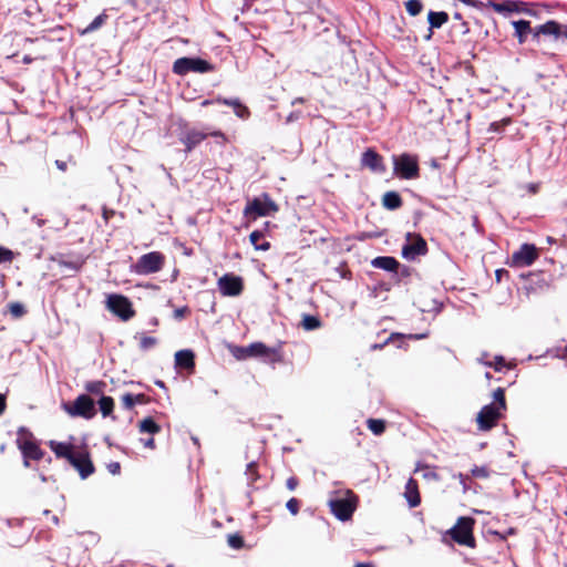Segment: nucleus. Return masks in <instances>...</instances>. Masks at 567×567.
<instances>
[{
	"mask_svg": "<svg viewBox=\"0 0 567 567\" xmlns=\"http://www.w3.org/2000/svg\"><path fill=\"white\" fill-rule=\"evenodd\" d=\"M494 401L484 405L477 414L476 421L481 431H488L494 427L506 410L505 390L497 388L493 393Z\"/></svg>",
	"mask_w": 567,
	"mask_h": 567,
	"instance_id": "f257e3e1",
	"label": "nucleus"
},
{
	"mask_svg": "<svg viewBox=\"0 0 567 567\" xmlns=\"http://www.w3.org/2000/svg\"><path fill=\"white\" fill-rule=\"evenodd\" d=\"M331 513L341 522L349 520L357 507V496L350 489L329 499Z\"/></svg>",
	"mask_w": 567,
	"mask_h": 567,
	"instance_id": "f03ea898",
	"label": "nucleus"
},
{
	"mask_svg": "<svg viewBox=\"0 0 567 567\" xmlns=\"http://www.w3.org/2000/svg\"><path fill=\"white\" fill-rule=\"evenodd\" d=\"M17 445L23 455L24 466H29V460H41L43 451L37 444L33 434L24 426L19 427L17 433Z\"/></svg>",
	"mask_w": 567,
	"mask_h": 567,
	"instance_id": "7ed1b4c3",
	"label": "nucleus"
},
{
	"mask_svg": "<svg viewBox=\"0 0 567 567\" xmlns=\"http://www.w3.org/2000/svg\"><path fill=\"white\" fill-rule=\"evenodd\" d=\"M473 526L474 519L472 517L461 516L447 534L458 545L474 548L475 538L473 536Z\"/></svg>",
	"mask_w": 567,
	"mask_h": 567,
	"instance_id": "20e7f679",
	"label": "nucleus"
},
{
	"mask_svg": "<svg viewBox=\"0 0 567 567\" xmlns=\"http://www.w3.org/2000/svg\"><path fill=\"white\" fill-rule=\"evenodd\" d=\"M214 71V65L200 58H179L173 64V72L178 75H185L189 72L208 73Z\"/></svg>",
	"mask_w": 567,
	"mask_h": 567,
	"instance_id": "39448f33",
	"label": "nucleus"
},
{
	"mask_svg": "<svg viewBox=\"0 0 567 567\" xmlns=\"http://www.w3.org/2000/svg\"><path fill=\"white\" fill-rule=\"evenodd\" d=\"M393 169L403 179H414L419 177L417 157L408 153L393 156Z\"/></svg>",
	"mask_w": 567,
	"mask_h": 567,
	"instance_id": "423d86ee",
	"label": "nucleus"
},
{
	"mask_svg": "<svg viewBox=\"0 0 567 567\" xmlns=\"http://www.w3.org/2000/svg\"><path fill=\"white\" fill-rule=\"evenodd\" d=\"M164 255L159 251H151L142 255L136 264L134 270L138 275H151L158 272L164 266Z\"/></svg>",
	"mask_w": 567,
	"mask_h": 567,
	"instance_id": "0eeeda50",
	"label": "nucleus"
},
{
	"mask_svg": "<svg viewBox=\"0 0 567 567\" xmlns=\"http://www.w3.org/2000/svg\"><path fill=\"white\" fill-rule=\"evenodd\" d=\"M278 210L277 204L270 198L268 194H262L261 197H256L248 202L244 209V216H269Z\"/></svg>",
	"mask_w": 567,
	"mask_h": 567,
	"instance_id": "6e6552de",
	"label": "nucleus"
},
{
	"mask_svg": "<svg viewBox=\"0 0 567 567\" xmlns=\"http://www.w3.org/2000/svg\"><path fill=\"white\" fill-rule=\"evenodd\" d=\"M251 358H260L267 363H278L282 361L281 347H267L262 342H254L248 346Z\"/></svg>",
	"mask_w": 567,
	"mask_h": 567,
	"instance_id": "1a4fd4ad",
	"label": "nucleus"
},
{
	"mask_svg": "<svg viewBox=\"0 0 567 567\" xmlns=\"http://www.w3.org/2000/svg\"><path fill=\"white\" fill-rule=\"evenodd\" d=\"M64 409L71 416L92 419L95 415V403L86 394L79 395L72 405H64Z\"/></svg>",
	"mask_w": 567,
	"mask_h": 567,
	"instance_id": "9d476101",
	"label": "nucleus"
},
{
	"mask_svg": "<svg viewBox=\"0 0 567 567\" xmlns=\"http://www.w3.org/2000/svg\"><path fill=\"white\" fill-rule=\"evenodd\" d=\"M427 254V244L420 235L412 237L408 234V243L402 247V257L406 260H414Z\"/></svg>",
	"mask_w": 567,
	"mask_h": 567,
	"instance_id": "9b49d317",
	"label": "nucleus"
},
{
	"mask_svg": "<svg viewBox=\"0 0 567 567\" xmlns=\"http://www.w3.org/2000/svg\"><path fill=\"white\" fill-rule=\"evenodd\" d=\"M538 258V251L533 244H523L520 248L512 255V267H529Z\"/></svg>",
	"mask_w": 567,
	"mask_h": 567,
	"instance_id": "f8f14e48",
	"label": "nucleus"
},
{
	"mask_svg": "<svg viewBox=\"0 0 567 567\" xmlns=\"http://www.w3.org/2000/svg\"><path fill=\"white\" fill-rule=\"evenodd\" d=\"M107 308L124 321L134 316L131 301L122 295H110L107 298Z\"/></svg>",
	"mask_w": 567,
	"mask_h": 567,
	"instance_id": "ddd939ff",
	"label": "nucleus"
},
{
	"mask_svg": "<svg viewBox=\"0 0 567 567\" xmlns=\"http://www.w3.org/2000/svg\"><path fill=\"white\" fill-rule=\"evenodd\" d=\"M218 289L223 296L236 297L239 296L244 289L243 279L233 274H225L218 279Z\"/></svg>",
	"mask_w": 567,
	"mask_h": 567,
	"instance_id": "4468645a",
	"label": "nucleus"
},
{
	"mask_svg": "<svg viewBox=\"0 0 567 567\" xmlns=\"http://www.w3.org/2000/svg\"><path fill=\"white\" fill-rule=\"evenodd\" d=\"M80 474L82 480L87 478L94 472V465L86 453H75L68 461Z\"/></svg>",
	"mask_w": 567,
	"mask_h": 567,
	"instance_id": "2eb2a0df",
	"label": "nucleus"
},
{
	"mask_svg": "<svg viewBox=\"0 0 567 567\" xmlns=\"http://www.w3.org/2000/svg\"><path fill=\"white\" fill-rule=\"evenodd\" d=\"M361 165L363 167L369 168L374 173H384L385 165L383 163V158L380 154H378L374 150L368 148L361 157Z\"/></svg>",
	"mask_w": 567,
	"mask_h": 567,
	"instance_id": "dca6fc26",
	"label": "nucleus"
},
{
	"mask_svg": "<svg viewBox=\"0 0 567 567\" xmlns=\"http://www.w3.org/2000/svg\"><path fill=\"white\" fill-rule=\"evenodd\" d=\"M208 134L197 130H189L183 134L181 142L186 146L185 151L188 153L193 151L198 144H200Z\"/></svg>",
	"mask_w": 567,
	"mask_h": 567,
	"instance_id": "f3484780",
	"label": "nucleus"
},
{
	"mask_svg": "<svg viewBox=\"0 0 567 567\" xmlns=\"http://www.w3.org/2000/svg\"><path fill=\"white\" fill-rule=\"evenodd\" d=\"M427 21L430 24L429 34L425 40H431L433 35V29H440L443 24L449 21V14L445 11H430L427 14Z\"/></svg>",
	"mask_w": 567,
	"mask_h": 567,
	"instance_id": "a211bd4d",
	"label": "nucleus"
},
{
	"mask_svg": "<svg viewBox=\"0 0 567 567\" xmlns=\"http://www.w3.org/2000/svg\"><path fill=\"white\" fill-rule=\"evenodd\" d=\"M404 496L410 507H416L421 503L417 482L414 478H409L405 484Z\"/></svg>",
	"mask_w": 567,
	"mask_h": 567,
	"instance_id": "6ab92c4d",
	"label": "nucleus"
},
{
	"mask_svg": "<svg viewBox=\"0 0 567 567\" xmlns=\"http://www.w3.org/2000/svg\"><path fill=\"white\" fill-rule=\"evenodd\" d=\"M175 365L177 368L193 370L195 367V354L192 350H179L175 353Z\"/></svg>",
	"mask_w": 567,
	"mask_h": 567,
	"instance_id": "aec40b11",
	"label": "nucleus"
},
{
	"mask_svg": "<svg viewBox=\"0 0 567 567\" xmlns=\"http://www.w3.org/2000/svg\"><path fill=\"white\" fill-rule=\"evenodd\" d=\"M371 265L374 268L382 269L390 272H396L399 268V261L391 256H379L371 260Z\"/></svg>",
	"mask_w": 567,
	"mask_h": 567,
	"instance_id": "412c9836",
	"label": "nucleus"
},
{
	"mask_svg": "<svg viewBox=\"0 0 567 567\" xmlns=\"http://www.w3.org/2000/svg\"><path fill=\"white\" fill-rule=\"evenodd\" d=\"M540 34L554 35L555 38H559L561 35L560 24L554 20L547 21L544 24H540L536 29H534L535 38L539 37Z\"/></svg>",
	"mask_w": 567,
	"mask_h": 567,
	"instance_id": "4be33fe9",
	"label": "nucleus"
},
{
	"mask_svg": "<svg viewBox=\"0 0 567 567\" xmlns=\"http://www.w3.org/2000/svg\"><path fill=\"white\" fill-rule=\"evenodd\" d=\"M49 446L59 458H65L69 461L74 454L73 445L70 443L50 441Z\"/></svg>",
	"mask_w": 567,
	"mask_h": 567,
	"instance_id": "5701e85b",
	"label": "nucleus"
},
{
	"mask_svg": "<svg viewBox=\"0 0 567 567\" xmlns=\"http://www.w3.org/2000/svg\"><path fill=\"white\" fill-rule=\"evenodd\" d=\"M514 30H515V37L518 39L519 43H524L528 37L529 33H534V30L530 28V22L527 20H517L512 22Z\"/></svg>",
	"mask_w": 567,
	"mask_h": 567,
	"instance_id": "b1692460",
	"label": "nucleus"
},
{
	"mask_svg": "<svg viewBox=\"0 0 567 567\" xmlns=\"http://www.w3.org/2000/svg\"><path fill=\"white\" fill-rule=\"evenodd\" d=\"M382 205L389 210H394L402 206V198L396 192H386L382 197Z\"/></svg>",
	"mask_w": 567,
	"mask_h": 567,
	"instance_id": "393cba45",
	"label": "nucleus"
},
{
	"mask_svg": "<svg viewBox=\"0 0 567 567\" xmlns=\"http://www.w3.org/2000/svg\"><path fill=\"white\" fill-rule=\"evenodd\" d=\"M249 239L257 250L266 251L270 248V243L265 239V235L261 230H254L250 234Z\"/></svg>",
	"mask_w": 567,
	"mask_h": 567,
	"instance_id": "a878e982",
	"label": "nucleus"
},
{
	"mask_svg": "<svg viewBox=\"0 0 567 567\" xmlns=\"http://www.w3.org/2000/svg\"><path fill=\"white\" fill-rule=\"evenodd\" d=\"M138 431L141 433H147V434L154 435L161 431V426L154 421L153 417L148 416V417L143 419L138 423Z\"/></svg>",
	"mask_w": 567,
	"mask_h": 567,
	"instance_id": "bb28decb",
	"label": "nucleus"
},
{
	"mask_svg": "<svg viewBox=\"0 0 567 567\" xmlns=\"http://www.w3.org/2000/svg\"><path fill=\"white\" fill-rule=\"evenodd\" d=\"M300 326L306 331H313L321 328L322 322L317 316L303 315Z\"/></svg>",
	"mask_w": 567,
	"mask_h": 567,
	"instance_id": "cd10ccee",
	"label": "nucleus"
},
{
	"mask_svg": "<svg viewBox=\"0 0 567 567\" xmlns=\"http://www.w3.org/2000/svg\"><path fill=\"white\" fill-rule=\"evenodd\" d=\"M106 19H107L106 13L103 12V13L99 14L97 17L94 18V20L86 28L81 30L80 33L82 35H85V34L96 31L105 23Z\"/></svg>",
	"mask_w": 567,
	"mask_h": 567,
	"instance_id": "c85d7f7f",
	"label": "nucleus"
},
{
	"mask_svg": "<svg viewBox=\"0 0 567 567\" xmlns=\"http://www.w3.org/2000/svg\"><path fill=\"white\" fill-rule=\"evenodd\" d=\"M245 475L247 478V483L250 486H252L258 481V463L256 461H251L247 464Z\"/></svg>",
	"mask_w": 567,
	"mask_h": 567,
	"instance_id": "c756f323",
	"label": "nucleus"
},
{
	"mask_svg": "<svg viewBox=\"0 0 567 567\" xmlns=\"http://www.w3.org/2000/svg\"><path fill=\"white\" fill-rule=\"evenodd\" d=\"M99 406L104 417L111 415L114 408V400L111 396L102 395L99 400Z\"/></svg>",
	"mask_w": 567,
	"mask_h": 567,
	"instance_id": "7c9ffc66",
	"label": "nucleus"
},
{
	"mask_svg": "<svg viewBox=\"0 0 567 567\" xmlns=\"http://www.w3.org/2000/svg\"><path fill=\"white\" fill-rule=\"evenodd\" d=\"M368 429L375 435H381L385 431V422L379 419H369Z\"/></svg>",
	"mask_w": 567,
	"mask_h": 567,
	"instance_id": "2f4dec72",
	"label": "nucleus"
},
{
	"mask_svg": "<svg viewBox=\"0 0 567 567\" xmlns=\"http://www.w3.org/2000/svg\"><path fill=\"white\" fill-rule=\"evenodd\" d=\"M106 383L104 381H90L85 383V390L91 394H102Z\"/></svg>",
	"mask_w": 567,
	"mask_h": 567,
	"instance_id": "473e14b6",
	"label": "nucleus"
},
{
	"mask_svg": "<svg viewBox=\"0 0 567 567\" xmlns=\"http://www.w3.org/2000/svg\"><path fill=\"white\" fill-rule=\"evenodd\" d=\"M405 9L410 16L415 17L422 11L423 4L421 0H408L405 2Z\"/></svg>",
	"mask_w": 567,
	"mask_h": 567,
	"instance_id": "72a5a7b5",
	"label": "nucleus"
},
{
	"mask_svg": "<svg viewBox=\"0 0 567 567\" xmlns=\"http://www.w3.org/2000/svg\"><path fill=\"white\" fill-rule=\"evenodd\" d=\"M227 543L234 549H240L244 547V539L238 534L228 535Z\"/></svg>",
	"mask_w": 567,
	"mask_h": 567,
	"instance_id": "f704fd0d",
	"label": "nucleus"
},
{
	"mask_svg": "<svg viewBox=\"0 0 567 567\" xmlns=\"http://www.w3.org/2000/svg\"><path fill=\"white\" fill-rule=\"evenodd\" d=\"M9 311L14 318H20L25 313V308L20 302H12L9 305Z\"/></svg>",
	"mask_w": 567,
	"mask_h": 567,
	"instance_id": "c9c22d12",
	"label": "nucleus"
},
{
	"mask_svg": "<svg viewBox=\"0 0 567 567\" xmlns=\"http://www.w3.org/2000/svg\"><path fill=\"white\" fill-rule=\"evenodd\" d=\"M471 473L474 477H478V478H487V477H489V474H491L487 466H474L471 470Z\"/></svg>",
	"mask_w": 567,
	"mask_h": 567,
	"instance_id": "e433bc0d",
	"label": "nucleus"
},
{
	"mask_svg": "<svg viewBox=\"0 0 567 567\" xmlns=\"http://www.w3.org/2000/svg\"><path fill=\"white\" fill-rule=\"evenodd\" d=\"M156 343H157V340L154 337L143 336L141 338L140 348L143 351H146V350H150L151 348H153Z\"/></svg>",
	"mask_w": 567,
	"mask_h": 567,
	"instance_id": "4c0bfd02",
	"label": "nucleus"
},
{
	"mask_svg": "<svg viewBox=\"0 0 567 567\" xmlns=\"http://www.w3.org/2000/svg\"><path fill=\"white\" fill-rule=\"evenodd\" d=\"M233 353L238 360H245L247 358H251L250 352L248 351V346L247 347H236Z\"/></svg>",
	"mask_w": 567,
	"mask_h": 567,
	"instance_id": "58836bf2",
	"label": "nucleus"
},
{
	"mask_svg": "<svg viewBox=\"0 0 567 567\" xmlns=\"http://www.w3.org/2000/svg\"><path fill=\"white\" fill-rule=\"evenodd\" d=\"M286 507L292 515H297L299 513L300 502L292 497L287 502Z\"/></svg>",
	"mask_w": 567,
	"mask_h": 567,
	"instance_id": "ea45409f",
	"label": "nucleus"
},
{
	"mask_svg": "<svg viewBox=\"0 0 567 567\" xmlns=\"http://www.w3.org/2000/svg\"><path fill=\"white\" fill-rule=\"evenodd\" d=\"M13 259V252L4 247L0 246V264L11 262Z\"/></svg>",
	"mask_w": 567,
	"mask_h": 567,
	"instance_id": "a19ab883",
	"label": "nucleus"
},
{
	"mask_svg": "<svg viewBox=\"0 0 567 567\" xmlns=\"http://www.w3.org/2000/svg\"><path fill=\"white\" fill-rule=\"evenodd\" d=\"M122 400V404H123V408L125 410H131L134 408L135 403H134V398H133V394L132 393H125L122 395L121 398Z\"/></svg>",
	"mask_w": 567,
	"mask_h": 567,
	"instance_id": "79ce46f5",
	"label": "nucleus"
},
{
	"mask_svg": "<svg viewBox=\"0 0 567 567\" xmlns=\"http://www.w3.org/2000/svg\"><path fill=\"white\" fill-rule=\"evenodd\" d=\"M514 2L512 1H504L502 3H495L493 7L495 11L497 12H505V11H513Z\"/></svg>",
	"mask_w": 567,
	"mask_h": 567,
	"instance_id": "37998d69",
	"label": "nucleus"
},
{
	"mask_svg": "<svg viewBox=\"0 0 567 567\" xmlns=\"http://www.w3.org/2000/svg\"><path fill=\"white\" fill-rule=\"evenodd\" d=\"M234 112L239 118L243 120L248 118L250 115L248 107L243 104H239V106L235 107Z\"/></svg>",
	"mask_w": 567,
	"mask_h": 567,
	"instance_id": "c03bdc74",
	"label": "nucleus"
},
{
	"mask_svg": "<svg viewBox=\"0 0 567 567\" xmlns=\"http://www.w3.org/2000/svg\"><path fill=\"white\" fill-rule=\"evenodd\" d=\"M216 102L225 104V105H228V106H231L234 110H235V107L239 106V104H241L239 99H221V97H218L216 100Z\"/></svg>",
	"mask_w": 567,
	"mask_h": 567,
	"instance_id": "a18cd8bd",
	"label": "nucleus"
},
{
	"mask_svg": "<svg viewBox=\"0 0 567 567\" xmlns=\"http://www.w3.org/2000/svg\"><path fill=\"white\" fill-rule=\"evenodd\" d=\"M189 312L188 307H181L174 310V318L182 320Z\"/></svg>",
	"mask_w": 567,
	"mask_h": 567,
	"instance_id": "49530a36",
	"label": "nucleus"
},
{
	"mask_svg": "<svg viewBox=\"0 0 567 567\" xmlns=\"http://www.w3.org/2000/svg\"><path fill=\"white\" fill-rule=\"evenodd\" d=\"M454 477L458 480L460 484L462 485L463 492L466 493L470 488L467 485V476L462 473H458Z\"/></svg>",
	"mask_w": 567,
	"mask_h": 567,
	"instance_id": "de8ad7c7",
	"label": "nucleus"
},
{
	"mask_svg": "<svg viewBox=\"0 0 567 567\" xmlns=\"http://www.w3.org/2000/svg\"><path fill=\"white\" fill-rule=\"evenodd\" d=\"M302 116V113L300 111H292L286 118V123H293L298 121Z\"/></svg>",
	"mask_w": 567,
	"mask_h": 567,
	"instance_id": "09e8293b",
	"label": "nucleus"
},
{
	"mask_svg": "<svg viewBox=\"0 0 567 567\" xmlns=\"http://www.w3.org/2000/svg\"><path fill=\"white\" fill-rule=\"evenodd\" d=\"M107 470L111 474L116 475L121 472V465L118 462H112L107 465Z\"/></svg>",
	"mask_w": 567,
	"mask_h": 567,
	"instance_id": "8fccbe9b",
	"label": "nucleus"
},
{
	"mask_svg": "<svg viewBox=\"0 0 567 567\" xmlns=\"http://www.w3.org/2000/svg\"><path fill=\"white\" fill-rule=\"evenodd\" d=\"M133 398H134V403L135 404H145L147 402V398L143 393L133 394Z\"/></svg>",
	"mask_w": 567,
	"mask_h": 567,
	"instance_id": "3c124183",
	"label": "nucleus"
},
{
	"mask_svg": "<svg viewBox=\"0 0 567 567\" xmlns=\"http://www.w3.org/2000/svg\"><path fill=\"white\" fill-rule=\"evenodd\" d=\"M286 485L289 491H293L298 485V480L296 477L291 476L287 480Z\"/></svg>",
	"mask_w": 567,
	"mask_h": 567,
	"instance_id": "603ef678",
	"label": "nucleus"
},
{
	"mask_svg": "<svg viewBox=\"0 0 567 567\" xmlns=\"http://www.w3.org/2000/svg\"><path fill=\"white\" fill-rule=\"evenodd\" d=\"M23 519H18V518H12V519H7L6 523L9 527H17V526H21L23 524Z\"/></svg>",
	"mask_w": 567,
	"mask_h": 567,
	"instance_id": "864d4df0",
	"label": "nucleus"
},
{
	"mask_svg": "<svg viewBox=\"0 0 567 567\" xmlns=\"http://www.w3.org/2000/svg\"><path fill=\"white\" fill-rule=\"evenodd\" d=\"M509 122V118H505L502 123L494 122L491 124V131L497 132L499 131L501 126L507 124Z\"/></svg>",
	"mask_w": 567,
	"mask_h": 567,
	"instance_id": "5fc2aeb1",
	"label": "nucleus"
},
{
	"mask_svg": "<svg viewBox=\"0 0 567 567\" xmlns=\"http://www.w3.org/2000/svg\"><path fill=\"white\" fill-rule=\"evenodd\" d=\"M141 442L147 449H154L155 447V441H154L153 437H148V439H145V440L142 439Z\"/></svg>",
	"mask_w": 567,
	"mask_h": 567,
	"instance_id": "6e6d98bb",
	"label": "nucleus"
},
{
	"mask_svg": "<svg viewBox=\"0 0 567 567\" xmlns=\"http://www.w3.org/2000/svg\"><path fill=\"white\" fill-rule=\"evenodd\" d=\"M504 367V358L503 357H496L495 358V364L494 368L496 371H501Z\"/></svg>",
	"mask_w": 567,
	"mask_h": 567,
	"instance_id": "4d7b16f0",
	"label": "nucleus"
},
{
	"mask_svg": "<svg viewBox=\"0 0 567 567\" xmlns=\"http://www.w3.org/2000/svg\"><path fill=\"white\" fill-rule=\"evenodd\" d=\"M115 212L113 209L103 208V218L105 221H109L112 216H114Z\"/></svg>",
	"mask_w": 567,
	"mask_h": 567,
	"instance_id": "13d9d810",
	"label": "nucleus"
},
{
	"mask_svg": "<svg viewBox=\"0 0 567 567\" xmlns=\"http://www.w3.org/2000/svg\"><path fill=\"white\" fill-rule=\"evenodd\" d=\"M32 221H34V223H35V225H37L38 227H42V226H44V225H45V223H47V220H45V219L40 218V217H38V216H33V217H32Z\"/></svg>",
	"mask_w": 567,
	"mask_h": 567,
	"instance_id": "bf43d9fd",
	"label": "nucleus"
},
{
	"mask_svg": "<svg viewBox=\"0 0 567 567\" xmlns=\"http://www.w3.org/2000/svg\"><path fill=\"white\" fill-rule=\"evenodd\" d=\"M460 1L468 7H473V8H477L480 4V2L477 0H460Z\"/></svg>",
	"mask_w": 567,
	"mask_h": 567,
	"instance_id": "052dcab7",
	"label": "nucleus"
},
{
	"mask_svg": "<svg viewBox=\"0 0 567 567\" xmlns=\"http://www.w3.org/2000/svg\"><path fill=\"white\" fill-rule=\"evenodd\" d=\"M55 165H56V167H58L60 171H62V172H65V171H66V167H68L66 162H64V161H60V159H56V161H55Z\"/></svg>",
	"mask_w": 567,
	"mask_h": 567,
	"instance_id": "680f3d73",
	"label": "nucleus"
},
{
	"mask_svg": "<svg viewBox=\"0 0 567 567\" xmlns=\"http://www.w3.org/2000/svg\"><path fill=\"white\" fill-rule=\"evenodd\" d=\"M29 538V533L27 532L22 537L21 539H18L16 542L12 543L13 546H20L21 544H23L27 539Z\"/></svg>",
	"mask_w": 567,
	"mask_h": 567,
	"instance_id": "e2e57ef3",
	"label": "nucleus"
},
{
	"mask_svg": "<svg viewBox=\"0 0 567 567\" xmlns=\"http://www.w3.org/2000/svg\"><path fill=\"white\" fill-rule=\"evenodd\" d=\"M4 409H6V399L2 394H0V415L2 414Z\"/></svg>",
	"mask_w": 567,
	"mask_h": 567,
	"instance_id": "0e129e2a",
	"label": "nucleus"
},
{
	"mask_svg": "<svg viewBox=\"0 0 567 567\" xmlns=\"http://www.w3.org/2000/svg\"><path fill=\"white\" fill-rule=\"evenodd\" d=\"M210 135H213L215 137H220L223 141L226 140L224 133H221L220 131L213 132V133H210Z\"/></svg>",
	"mask_w": 567,
	"mask_h": 567,
	"instance_id": "69168bd1",
	"label": "nucleus"
},
{
	"mask_svg": "<svg viewBox=\"0 0 567 567\" xmlns=\"http://www.w3.org/2000/svg\"><path fill=\"white\" fill-rule=\"evenodd\" d=\"M427 334L426 333H421V334H411L410 338L411 339H415V340H420V339H423L425 338Z\"/></svg>",
	"mask_w": 567,
	"mask_h": 567,
	"instance_id": "338daca9",
	"label": "nucleus"
},
{
	"mask_svg": "<svg viewBox=\"0 0 567 567\" xmlns=\"http://www.w3.org/2000/svg\"><path fill=\"white\" fill-rule=\"evenodd\" d=\"M305 102H306V100L303 97H296L295 100H292L291 105H296V104L305 103Z\"/></svg>",
	"mask_w": 567,
	"mask_h": 567,
	"instance_id": "774afa93",
	"label": "nucleus"
}]
</instances>
